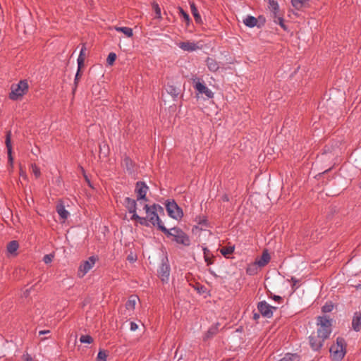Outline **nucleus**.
<instances>
[{"instance_id": "obj_1", "label": "nucleus", "mask_w": 361, "mask_h": 361, "mask_svg": "<svg viewBox=\"0 0 361 361\" xmlns=\"http://www.w3.org/2000/svg\"><path fill=\"white\" fill-rule=\"evenodd\" d=\"M144 209L147 214V219L154 226L157 225L162 231H166V228L162 225L161 221L160 220L157 213L159 210H162L161 207L157 204H153L152 206L145 204Z\"/></svg>"}, {"instance_id": "obj_2", "label": "nucleus", "mask_w": 361, "mask_h": 361, "mask_svg": "<svg viewBox=\"0 0 361 361\" xmlns=\"http://www.w3.org/2000/svg\"><path fill=\"white\" fill-rule=\"evenodd\" d=\"M330 355L334 361H341L346 353V343L343 338L338 337L336 342L330 348Z\"/></svg>"}, {"instance_id": "obj_3", "label": "nucleus", "mask_w": 361, "mask_h": 361, "mask_svg": "<svg viewBox=\"0 0 361 361\" xmlns=\"http://www.w3.org/2000/svg\"><path fill=\"white\" fill-rule=\"evenodd\" d=\"M317 326V334L318 336L325 340L328 338L331 333V321L326 316L318 317Z\"/></svg>"}, {"instance_id": "obj_4", "label": "nucleus", "mask_w": 361, "mask_h": 361, "mask_svg": "<svg viewBox=\"0 0 361 361\" xmlns=\"http://www.w3.org/2000/svg\"><path fill=\"white\" fill-rule=\"evenodd\" d=\"M29 85L27 80H21L18 84L11 85V92L9 93V99L13 101L18 100L28 91Z\"/></svg>"}, {"instance_id": "obj_5", "label": "nucleus", "mask_w": 361, "mask_h": 361, "mask_svg": "<svg viewBox=\"0 0 361 361\" xmlns=\"http://www.w3.org/2000/svg\"><path fill=\"white\" fill-rule=\"evenodd\" d=\"M124 204L129 213L133 214L131 219L137 221L141 225H147V219L144 217H140L136 214V211L138 207V204L135 200H132L129 197H126L124 200Z\"/></svg>"}, {"instance_id": "obj_6", "label": "nucleus", "mask_w": 361, "mask_h": 361, "mask_svg": "<svg viewBox=\"0 0 361 361\" xmlns=\"http://www.w3.org/2000/svg\"><path fill=\"white\" fill-rule=\"evenodd\" d=\"M85 49L86 48L85 47V44H83L82 47L81 48L79 56L78 58V71L75 77V84L78 83V81L79 80L82 74V68L85 67Z\"/></svg>"}, {"instance_id": "obj_7", "label": "nucleus", "mask_w": 361, "mask_h": 361, "mask_svg": "<svg viewBox=\"0 0 361 361\" xmlns=\"http://www.w3.org/2000/svg\"><path fill=\"white\" fill-rule=\"evenodd\" d=\"M149 188L143 182H137L136 183L135 192L137 195V201L142 203V201H147L146 194L148 191Z\"/></svg>"}, {"instance_id": "obj_8", "label": "nucleus", "mask_w": 361, "mask_h": 361, "mask_svg": "<svg viewBox=\"0 0 361 361\" xmlns=\"http://www.w3.org/2000/svg\"><path fill=\"white\" fill-rule=\"evenodd\" d=\"M166 210L169 215L175 219H179L183 216L181 209L175 202H169L166 204Z\"/></svg>"}, {"instance_id": "obj_9", "label": "nucleus", "mask_w": 361, "mask_h": 361, "mask_svg": "<svg viewBox=\"0 0 361 361\" xmlns=\"http://www.w3.org/2000/svg\"><path fill=\"white\" fill-rule=\"evenodd\" d=\"M195 84L194 85V88L198 92L199 94H204L208 98H212L214 97V93L212 91L209 89L204 82H200L199 80L195 81Z\"/></svg>"}, {"instance_id": "obj_10", "label": "nucleus", "mask_w": 361, "mask_h": 361, "mask_svg": "<svg viewBox=\"0 0 361 361\" xmlns=\"http://www.w3.org/2000/svg\"><path fill=\"white\" fill-rule=\"evenodd\" d=\"M276 308L269 305L267 302L262 301L258 304V310L260 312V313L266 317H271L273 314V311L275 310Z\"/></svg>"}, {"instance_id": "obj_11", "label": "nucleus", "mask_w": 361, "mask_h": 361, "mask_svg": "<svg viewBox=\"0 0 361 361\" xmlns=\"http://www.w3.org/2000/svg\"><path fill=\"white\" fill-rule=\"evenodd\" d=\"M325 341L324 338H320L318 336L317 334L315 335L314 334H312L310 336V345L314 350H318L323 345V343Z\"/></svg>"}, {"instance_id": "obj_12", "label": "nucleus", "mask_w": 361, "mask_h": 361, "mask_svg": "<svg viewBox=\"0 0 361 361\" xmlns=\"http://www.w3.org/2000/svg\"><path fill=\"white\" fill-rule=\"evenodd\" d=\"M178 47L180 48L182 50L192 52L194 51H196L200 49V47L197 45V43L186 41V42H180L177 44Z\"/></svg>"}, {"instance_id": "obj_13", "label": "nucleus", "mask_w": 361, "mask_h": 361, "mask_svg": "<svg viewBox=\"0 0 361 361\" xmlns=\"http://www.w3.org/2000/svg\"><path fill=\"white\" fill-rule=\"evenodd\" d=\"M165 89L166 92L173 97V100H176L180 93V89L179 87L169 82L166 85Z\"/></svg>"}, {"instance_id": "obj_14", "label": "nucleus", "mask_w": 361, "mask_h": 361, "mask_svg": "<svg viewBox=\"0 0 361 361\" xmlns=\"http://www.w3.org/2000/svg\"><path fill=\"white\" fill-rule=\"evenodd\" d=\"M159 275L162 281H167L169 277L170 268L166 264H162L159 269Z\"/></svg>"}, {"instance_id": "obj_15", "label": "nucleus", "mask_w": 361, "mask_h": 361, "mask_svg": "<svg viewBox=\"0 0 361 361\" xmlns=\"http://www.w3.org/2000/svg\"><path fill=\"white\" fill-rule=\"evenodd\" d=\"M352 328L355 331L361 330V312H356L354 313L352 320Z\"/></svg>"}, {"instance_id": "obj_16", "label": "nucleus", "mask_w": 361, "mask_h": 361, "mask_svg": "<svg viewBox=\"0 0 361 361\" xmlns=\"http://www.w3.org/2000/svg\"><path fill=\"white\" fill-rule=\"evenodd\" d=\"M90 257L86 260L83 264L80 265L78 268V276L80 278L83 277L90 269Z\"/></svg>"}, {"instance_id": "obj_17", "label": "nucleus", "mask_w": 361, "mask_h": 361, "mask_svg": "<svg viewBox=\"0 0 361 361\" xmlns=\"http://www.w3.org/2000/svg\"><path fill=\"white\" fill-rule=\"evenodd\" d=\"M206 64L210 71L216 72L219 68V63L213 58L208 57L206 60Z\"/></svg>"}, {"instance_id": "obj_18", "label": "nucleus", "mask_w": 361, "mask_h": 361, "mask_svg": "<svg viewBox=\"0 0 361 361\" xmlns=\"http://www.w3.org/2000/svg\"><path fill=\"white\" fill-rule=\"evenodd\" d=\"M56 209L57 213L63 220H66L68 218L69 212L66 209L65 206L62 202L57 204Z\"/></svg>"}, {"instance_id": "obj_19", "label": "nucleus", "mask_w": 361, "mask_h": 361, "mask_svg": "<svg viewBox=\"0 0 361 361\" xmlns=\"http://www.w3.org/2000/svg\"><path fill=\"white\" fill-rule=\"evenodd\" d=\"M270 260V255L267 252V250L264 251L262 253V255L260 257L259 259H257L255 262V264H257L259 267H264L265 266Z\"/></svg>"}, {"instance_id": "obj_20", "label": "nucleus", "mask_w": 361, "mask_h": 361, "mask_svg": "<svg viewBox=\"0 0 361 361\" xmlns=\"http://www.w3.org/2000/svg\"><path fill=\"white\" fill-rule=\"evenodd\" d=\"M11 137H6V145L7 148L8 159L10 165L12 166L13 163V158L12 156V145H11Z\"/></svg>"}, {"instance_id": "obj_21", "label": "nucleus", "mask_w": 361, "mask_h": 361, "mask_svg": "<svg viewBox=\"0 0 361 361\" xmlns=\"http://www.w3.org/2000/svg\"><path fill=\"white\" fill-rule=\"evenodd\" d=\"M291 4L296 10H302L309 5V0H291Z\"/></svg>"}, {"instance_id": "obj_22", "label": "nucleus", "mask_w": 361, "mask_h": 361, "mask_svg": "<svg viewBox=\"0 0 361 361\" xmlns=\"http://www.w3.org/2000/svg\"><path fill=\"white\" fill-rule=\"evenodd\" d=\"M174 240L180 244H183L184 245H188L190 244L189 238L185 235L184 232L182 231L179 233V234L174 238Z\"/></svg>"}, {"instance_id": "obj_23", "label": "nucleus", "mask_w": 361, "mask_h": 361, "mask_svg": "<svg viewBox=\"0 0 361 361\" xmlns=\"http://www.w3.org/2000/svg\"><path fill=\"white\" fill-rule=\"evenodd\" d=\"M139 298L136 295H131L126 304V309L133 310Z\"/></svg>"}, {"instance_id": "obj_24", "label": "nucleus", "mask_w": 361, "mask_h": 361, "mask_svg": "<svg viewBox=\"0 0 361 361\" xmlns=\"http://www.w3.org/2000/svg\"><path fill=\"white\" fill-rule=\"evenodd\" d=\"M243 23L249 27H254L257 23V20L254 16H247L243 20Z\"/></svg>"}, {"instance_id": "obj_25", "label": "nucleus", "mask_w": 361, "mask_h": 361, "mask_svg": "<svg viewBox=\"0 0 361 361\" xmlns=\"http://www.w3.org/2000/svg\"><path fill=\"white\" fill-rule=\"evenodd\" d=\"M114 30L123 32L126 37H131L133 35V30L128 27H118L115 26Z\"/></svg>"}, {"instance_id": "obj_26", "label": "nucleus", "mask_w": 361, "mask_h": 361, "mask_svg": "<svg viewBox=\"0 0 361 361\" xmlns=\"http://www.w3.org/2000/svg\"><path fill=\"white\" fill-rule=\"evenodd\" d=\"M269 8L270 11L272 12L273 16L279 13V6L277 1L274 0H269Z\"/></svg>"}, {"instance_id": "obj_27", "label": "nucleus", "mask_w": 361, "mask_h": 361, "mask_svg": "<svg viewBox=\"0 0 361 361\" xmlns=\"http://www.w3.org/2000/svg\"><path fill=\"white\" fill-rule=\"evenodd\" d=\"M190 9H191L192 14L193 15L195 21L199 23H201L202 18H201V16L198 12V10L194 3L190 4Z\"/></svg>"}, {"instance_id": "obj_28", "label": "nucleus", "mask_w": 361, "mask_h": 361, "mask_svg": "<svg viewBox=\"0 0 361 361\" xmlns=\"http://www.w3.org/2000/svg\"><path fill=\"white\" fill-rule=\"evenodd\" d=\"M18 246V243L16 240H12L9 242L7 245L8 252L11 254L15 253L17 251Z\"/></svg>"}, {"instance_id": "obj_29", "label": "nucleus", "mask_w": 361, "mask_h": 361, "mask_svg": "<svg viewBox=\"0 0 361 361\" xmlns=\"http://www.w3.org/2000/svg\"><path fill=\"white\" fill-rule=\"evenodd\" d=\"M204 258L207 264H213L212 257L210 256L209 250L207 247L203 248Z\"/></svg>"}, {"instance_id": "obj_30", "label": "nucleus", "mask_w": 361, "mask_h": 361, "mask_svg": "<svg viewBox=\"0 0 361 361\" xmlns=\"http://www.w3.org/2000/svg\"><path fill=\"white\" fill-rule=\"evenodd\" d=\"M79 342L80 343L90 344V335L88 334H80Z\"/></svg>"}, {"instance_id": "obj_31", "label": "nucleus", "mask_w": 361, "mask_h": 361, "mask_svg": "<svg viewBox=\"0 0 361 361\" xmlns=\"http://www.w3.org/2000/svg\"><path fill=\"white\" fill-rule=\"evenodd\" d=\"M234 251V247L229 246V247H223L220 250V252L225 257L232 254Z\"/></svg>"}, {"instance_id": "obj_32", "label": "nucleus", "mask_w": 361, "mask_h": 361, "mask_svg": "<svg viewBox=\"0 0 361 361\" xmlns=\"http://www.w3.org/2000/svg\"><path fill=\"white\" fill-rule=\"evenodd\" d=\"M280 361H299V357L295 354H286Z\"/></svg>"}, {"instance_id": "obj_33", "label": "nucleus", "mask_w": 361, "mask_h": 361, "mask_svg": "<svg viewBox=\"0 0 361 361\" xmlns=\"http://www.w3.org/2000/svg\"><path fill=\"white\" fill-rule=\"evenodd\" d=\"M273 18H274V22L276 24H279L281 27H283L284 30H286V27L283 23V19L281 16H280V15L279 13L273 16Z\"/></svg>"}, {"instance_id": "obj_34", "label": "nucleus", "mask_w": 361, "mask_h": 361, "mask_svg": "<svg viewBox=\"0 0 361 361\" xmlns=\"http://www.w3.org/2000/svg\"><path fill=\"white\" fill-rule=\"evenodd\" d=\"M180 231H181V230H180L178 228H173L170 230L166 229V231H164V232L167 233L169 235L174 237V238H175L179 234V233Z\"/></svg>"}, {"instance_id": "obj_35", "label": "nucleus", "mask_w": 361, "mask_h": 361, "mask_svg": "<svg viewBox=\"0 0 361 361\" xmlns=\"http://www.w3.org/2000/svg\"><path fill=\"white\" fill-rule=\"evenodd\" d=\"M334 309V305L331 302H326L323 307H322V312L324 313L330 312Z\"/></svg>"}, {"instance_id": "obj_36", "label": "nucleus", "mask_w": 361, "mask_h": 361, "mask_svg": "<svg viewBox=\"0 0 361 361\" xmlns=\"http://www.w3.org/2000/svg\"><path fill=\"white\" fill-rule=\"evenodd\" d=\"M116 59V54L114 52H111L109 54L108 57L106 59V62L109 65H112Z\"/></svg>"}, {"instance_id": "obj_37", "label": "nucleus", "mask_w": 361, "mask_h": 361, "mask_svg": "<svg viewBox=\"0 0 361 361\" xmlns=\"http://www.w3.org/2000/svg\"><path fill=\"white\" fill-rule=\"evenodd\" d=\"M107 353L105 351H99L96 361H106Z\"/></svg>"}, {"instance_id": "obj_38", "label": "nucleus", "mask_w": 361, "mask_h": 361, "mask_svg": "<svg viewBox=\"0 0 361 361\" xmlns=\"http://www.w3.org/2000/svg\"><path fill=\"white\" fill-rule=\"evenodd\" d=\"M79 170H80V173H81L82 174V176H84L86 182L90 186V178L87 175L84 168L82 166H79Z\"/></svg>"}, {"instance_id": "obj_39", "label": "nucleus", "mask_w": 361, "mask_h": 361, "mask_svg": "<svg viewBox=\"0 0 361 361\" xmlns=\"http://www.w3.org/2000/svg\"><path fill=\"white\" fill-rule=\"evenodd\" d=\"M152 7L155 11L156 16L157 18H161V8H159V5L157 3L153 2Z\"/></svg>"}, {"instance_id": "obj_40", "label": "nucleus", "mask_w": 361, "mask_h": 361, "mask_svg": "<svg viewBox=\"0 0 361 361\" xmlns=\"http://www.w3.org/2000/svg\"><path fill=\"white\" fill-rule=\"evenodd\" d=\"M32 173L36 176V178L39 177V176L41 174L40 170L35 164L32 165Z\"/></svg>"}, {"instance_id": "obj_41", "label": "nucleus", "mask_w": 361, "mask_h": 361, "mask_svg": "<svg viewBox=\"0 0 361 361\" xmlns=\"http://www.w3.org/2000/svg\"><path fill=\"white\" fill-rule=\"evenodd\" d=\"M180 13L185 22L188 23L190 21V18L189 15L181 8H180Z\"/></svg>"}, {"instance_id": "obj_42", "label": "nucleus", "mask_w": 361, "mask_h": 361, "mask_svg": "<svg viewBox=\"0 0 361 361\" xmlns=\"http://www.w3.org/2000/svg\"><path fill=\"white\" fill-rule=\"evenodd\" d=\"M53 258H54V255L51 254L45 255L43 257V262L45 264H49L53 260Z\"/></svg>"}, {"instance_id": "obj_43", "label": "nucleus", "mask_w": 361, "mask_h": 361, "mask_svg": "<svg viewBox=\"0 0 361 361\" xmlns=\"http://www.w3.org/2000/svg\"><path fill=\"white\" fill-rule=\"evenodd\" d=\"M22 359L24 361H32V356L30 354H28V353L23 354V356H22Z\"/></svg>"}, {"instance_id": "obj_44", "label": "nucleus", "mask_w": 361, "mask_h": 361, "mask_svg": "<svg viewBox=\"0 0 361 361\" xmlns=\"http://www.w3.org/2000/svg\"><path fill=\"white\" fill-rule=\"evenodd\" d=\"M138 329V325L135 322H130V330L135 331Z\"/></svg>"}, {"instance_id": "obj_45", "label": "nucleus", "mask_w": 361, "mask_h": 361, "mask_svg": "<svg viewBox=\"0 0 361 361\" xmlns=\"http://www.w3.org/2000/svg\"><path fill=\"white\" fill-rule=\"evenodd\" d=\"M270 297L273 298V299L275 300V301H280L282 300L281 297V296H279V295H273L272 296V294L271 293L270 294Z\"/></svg>"}, {"instance_id": "obj_46", "label": "nucleus", "mask_w": 361, "mask_h": 361, "mask_svg": "<svg viewBox=\"0 0 361 361\" xmlns=\"http://www.w3.org/2000/svg\"><path fill=\"white\" fill-rule=\"evenodd\" d=\"M49 333H50L49 330H43V331H40L39 332V334L42 335V334H49Z\"/></svg>"}, {"instance_id": "obj_47", "label": "nucleus", "mask_w": 361, "mask_h": 361, "mask_svg": "<svg viewBox=\"0 0 361 361\" xmlns=\"http://www.w3.org/2000/svg\"><path fill=\"white\" fill-rule=\"evenodd\" d=\"M144 201H142V203L140 204V202H138L137 201L136 202L137 204H138V206L140 205V207H142V205L144 207V205L145 204L143 203Z\"/></svg>"}, {"instance_id": "obj_48", "label": "nucleus", "mask_w": 361, "mask_h": 361, "mask_svg": "<svg viewBox=\"0 0 361 361\" xmlns=\"http://www.w3.org/2000/svg\"><path fill=\"white\" fill-rule=\"evenodd\" d=\"M6 135H8V136L11 135V131H8Z\"/></svg>"}, {"instance_id": "obj_49", "label": "nucleus", "mask_w": 361, "mask_h": 361, "mask_svg": "<svg viewBox=\"0 0 361 361\" xmlns=\"http://www.w3.org/2000/svg\"><path fill=\"white\" fill-rule=\"evenodd\" d=\"M78 350H82V351L84 350L82 348H81V347L80 345L78 346Z\"/></svg>"}, {"instance_id": "obj_50", "label": "nucleus", "mask_w": 361, "mask_h": 361, "mask_svg": "<svg viewBox=\"0 0 361 361\" xmlns=\"http://www.w3.org/2000/svg\"><path fill=\"white\" fill-rule=\"evenodd\" d=\"M91 262H92V264H93V263H94V262H93V259H92H92H91Z\"/></svg>"}, {"instance_id": "obj_51", "label": "nucleus", "mask_w": 361, "mask_h": 361, "mask_svg": "<svg viewBox=\"0 0 361 361\" xmlns=\"http://www.w3.org/2000/svg\"><path fill=\"white\" fill-rule=\"evenodd\" d=\"M360 287H361V286H360Z\"/></svg>"}]
</instances>
